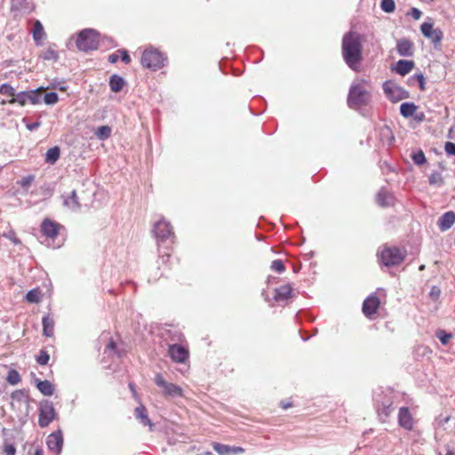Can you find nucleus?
Returning a JSON list of instances; mask_svg holds the SVG:
<instances>
[{"label": "nucleus", "instance_id": "nucleus-3", "mask_svg": "<svg viewBox=\"0 0 455 455\" xmlns=\"http://www.w3.org/2000/svg\"><path fill=\"white\" fill-rule=\"evenodd\" d=\"M99 42V33L92 28H85L79 33L76 46L80 51L87 52L97 49Z\"/></svg>", "mask_w": 455, "mask_h": 455}, {"label": "nucleus", "instance_id": "nucleus-23", "mask_svg": "<svg viewBox=\"0 0 455 455\" xmlns=\"http://www.w3.org/2000/svg\"><path fill=\"white\" fill-rule=\"evenodd\" d=\"M43 333L46 337H52L54 333V320L46 315L43 317Z\"/></svg>", "mask_w": 455, "mask_h": 455}, {"label": "nucleus", "instance_id": "nucleus-37", "mask_svg": "<svg viewBox=\"0 0 455 455\" xmlns=\"http://www.w3.org/2000/svg\"><path fill=\"white\" fill-rule=\"evenodd\" d=\"M215 451H217L220 455H230L231 454V446L215 443L213 445Z\"/></svg>", "mask_w": 455, "mask_h": 455}, {"label": "nucleus", "instance_id": "nucleus-51", "mask_svg": "<svg viewBox=\"0 0 455 455\" xmlns=\"http://www.w3.org/2000/svg\"><path fill=\"white\" fill-rule=\"evenodd\" d=\"M119 52L118 51L115 53H112L108 56V61L111 63H116L119 59Z\"/></svg>", "mask_w": 455, "mask_h": 455}, {"label": "nucleus", "instance_id": "nucleus-56", "mask_svg": "<svg viewBox=\"0 0 455 455\" xmlns=\"http://www.w3.org/2000/svg\"><path fill=\"white\" fill-rule=\"evenodd\" d=\"M391 412V410L389 407L384 408L381 411L382 414H384L386 417H388Z\"/></svg>", "mask_w": 455, "mask_h": 455}, {"label": "nucleus", "instance_id": "nucleus-45", "mask_svg": "<svg viewBox=\"0 0 455 455\" xmlns=\"http://www.w3.org/2000/svg\"><path fill=\"white\" fill-rule=\"evenodd\" d=\"M4 452L5 455H15L16 449L13 444L7 443L4 447Z\"/></svg>", "mask_w": 455, "mask_h": 455}, {"label": "nucleus", "instance_id": "nucleus-28", "mask_svg": "<svg viewBox=\"0 0 455 455\" xmlns=\"http://www.w3.org/2000/svg\"><path fill=\"white\" fill-rule=\"evenodd\" d=\"M124 84V81L121 76H119L117 75H113L110 77L109 85H110L111 90L114 92H120L123 89Z\"/></svg>", "mask_w": 455, "mask_h": 455}, {"label": "nucleus", "instance_id": "nucleus-61", "mask_svg": "<svg viewBox=\"0 0 455 455\" xmlns=\"http://www.w3.org/2000/svg\"><path fill=\"white\" fill-rule=\"evenodd\" d=\"M34 455H42V451H36Z\"/></svg>", "mask_w": 455, "mask_h": 455}, {"label": "nucleus", "instance_id": "nucleus-60", "mask_svg": "<svg viewBox=\"0 0 455 455\" xmlns=\"http://www.w3.org/2000/svg\"><path fill=\"white\" fill-rule=\"evenodd\" d=\"M383 133L388 135V134L391 133V132H390V130L388 128H386V129L383 130Z\"/></svg>", "mask_w": 455, "mask_h": 455}, {"label": "nucleus", "instance_id": "nucleus-35", "mask_svg": "<svg viewBox=\"0 0 455 455\" xmlns=\"http://www.w3.org/2000/svg\"><path fill=\"white\" fill-rule=\"evenodd\" d=\"M380 7L385 12L390 13L395 11V4L394 0H381Z\"/></svg>", "mask_w": 455, "mask_h": 455}, {"label": "nucleus", "instance_id": "nucleus-58", "mask_svg": "<svg viewBox=\"0 0 455 455\" xmlns=\"http://www.w3.org/2000/svg\"><path fill=\"white\" fill-rule=\"evenodd\" d=\"M116 345L113 341L109 342L108 345V348L113 350L115 348Z\"/></svg>", "mask_w": 455, "mask_h": 455}, {"label": "nucleus", "instance_id": "nucleus-5", "mask_svg": "<svg viewBox=\"0 0 455 455\" xmlns=\"http://www.w3.org/2000/svg\"><path fill=\"white\" fill-rule=\"evenodd\" d=\"M405 258V253L395 247H386L380 251L381 262L387 266H396L401 264Z\"/></svg>", "mask_w": 455, "mask_h": 455}, {"label": "nucleus", "instance_id": "nucleus-10", "mask_svg": "<svg viewBox=\"0 0 455 455\" xmlns=\"http://www.w3.org/2000/svg\"><path fill=\"white\" fill-rule=\"evenodd\" d=\"M420 30L425 37L430 39L435 44H439L443 37L442 30L439 28H434V25L431 22L422 23Z\"/></svg>", "mask_w": 455, "mask_h": 455}, {"label": "nucleus", "instance_id": "nucleus-16", "mask_svg": "<svg viewBox=\"0 0 455 455\" xmlns=\"http://www.w3.org/2000/svg\"><path fill=\"white\" fill-rule=\"evenodd\" d=\"M292 296L291 284H284L275 289L274 299L277 302H286Z\"/></svg>", "mask_w": 455, "mask_h": 455}, {"label": "nucleus", "instance_id": "nucleus-59", "mask_svg": "<svg viewBox=\"0 0 455 455\" xmlns=\"http://www.w3.org/2000/svg\"><path fill=\"white\" fill-rule=\"evenodd\" d=\"M129 387H130L131 391L135 395V389H134L135 386H134V384L133 383H130L129 384Z\"/></svg>", "mask_w": 455, "mask_h": 455}, {"label": "nucleus", "instance_id": "nucleus-27", "mask_svg": "<svg viewBox=\"0 0 455 455\" xmlns=\"http://www.w3.org/2000/svg\"><path fill=\"white\" fill-rule=\"evenodd\" d=\"M60 148L58 147L51 148L45 154V162L50 164H54L60 158Z\"/></svg>", "mask_w": 455, "mask_h": 455}, {"label": "nucleus", "instance_id": "nucleus-54", "mask_svg": "<svg viewBox=\"0 0 455 455\" xmlns=\"http://www.w3.org/2000/svg\"><path fill=\"white\" fill-rule=\"evenodd\" d=\"M244 450L242 447H231V453L237 454V453H243Z\"/></svg>", "mask_w": 455, "mask_h": 455}, {"label": "nucleus", "instance_id": "nucleus-49", "mask_svg": "<svg viewBox=\"0 0 455 455\" xmlns=\"http://www.w3.org/2000/svg\"><path fill=\"white\" fill-rule=\"evenodd\" d=\"M410 14L411 16L414 19V20H419L421 15H422V12L420 10H419L418 8H411V12H410Z\"/></svg>", "mask_w": 455, "mask_h": 455}, {"label": "nucleus", "instance_id": "nucleus-31", "mask_svg": "<svg viewBox=\"0 0 455 455\" xmlns=\"http://www.w3.org/2000/svg\"><path fill=\"white\" fill-rule=\"evenodd\" d=\"M435 337L440 340L442 345L446 346L452 338V335L443 329H438L435 331Z\"/></svg>", "mask_w": 455, "mask_h": 455}, {"label": "nucleus", "instance_id": "nucleus-25", "mask_svg": "<svg viewBox=\"0 0 455 455\" xmlns=\"http://www.w3.org/2000/svg\"><path fill=\"white\" fill-rule=\"evenodd\" d=\"M36 387L44 395H52L54 392L53 385L49 380H36Z\"/></svg>", "mask_w": 455, "mask_h": 455}, {"label": "nucleus", "instance_id": "nucleus-2", "mask_svg": "<svg viewBox=\"0 0 455 455\" xmlns=\"http://www.w3.org/2000/svg\"><path fill=\"white\" fill-rule=\"evenodd\" d=\"M371 84L369 80L355 79L350 86L347 104L352 108L367 105L371 100Z\"/></svg>", "mask_w": 455, "mask_h": 455}, {"label": "nucleus", "instance_id": "nucleus-52", "mask_svg": "<svg viewBox=\"0 0 455 455\" xmlns=\"http://www.w3.org/2000/svg\"><path fill=\"white\" fill-rule=\"evenodd\" d=\"M26 126H27L28 130L35 131V130H36L40 126V123L39 122H34V123H31V124H27Z\"/></svg>", "mask_w": 455, "mask_h": 455}, {"label": "nucleus", "instance_id": "nucleus-36", "mask_svg": "<svg viewBox=\"0 0 455 455\" xmlns=\"http://www.w3.org/2000/svg\"><path fill=\"white\" fill-rule=\"evenodd\" d=\"M41 57L44 60H57L58 58H59L58 53L54 50H52L51 48L44 50L41 53Z\"/></svg>", "mask_w": 455, "mask_h": 455}, {"label": "nucleus", "instance_id": "nucleus-34", "mask_svg": "<svg viewBox=\"0 0 455 455\" xmlns=\"http://www.w3.org/2000/svg\"><path fill=\"white\" fill-rule=\"evenodd\" d=\"M429 183L431 185L442 186L443 184V179L440 172H435L429 176Z\"/></svg>", "mask_w": 455, "mask_h": 455}, {"label": "nucleus", "instance_id": "nucleus-26", "mask_svg": "<svg viewBox=\"0 0 455 455\" xmlns=\"http://www.w3.org/2000/svg\"><path fill=\"white\" fill-rule=\"evenodd\" d=\"M417 108L418 107L414 103L404 102L400 106V112L403 117L408 118L416 113Z\"/></svg>", "mask_w": 455, "mask_h": 455}, {"label": "nucleus", "instance_id": "nucleus-13", "mask_svg": "<svg viewBox=\"0 0 455 455\" xmlns=\"http://www.w3.org/2000/svg\"><path fill=\"white\" fill-rule=\"evenodd\" d=\"M46 444L50 451L55 455H59L63 446V435L61 431H55L49 435L46 439Z\"/></svg>", "mask_w": 455, "mask_h": 455}, {"label": "nucleus", "instance_id": "nucleus-50", "mask_svg": "<svg viewBox=\"0 0 455 455\" xmlns=\"http://www.w3.org/2000/svg\"><path fill=\"white\" fill-rule=\"evenodd\" d=\"M416 78H417V80L419 82L420 90L424 91L426 89L425 88V78H424V76L422 74H418L416 76Z\"/></svg>", "mask_w": 455, "mask_h": 455}, {"label": "nucleus", "instance_id": "nucleus-24", "mask_svg": "<svg viewBox=\"0 0 455 455\" xmlns=\"http://www.w3.org/2000/svg\"><path fill=\"white\" fill-rule=\"evenodd\" d=\"M45 36L42 23L39 20H36L33 29V38L37 45L42 44V40Z\"/></svg>", "mask_w": 455, "mask_h": 455}, {"label": "nucleus", "instance_id": "nucleus-47", "mask_svg": "<svg viewBox=\"0 0 455 455\" xmlns=\"http://www.w3.org/2000/svg\"><path fill=\"white\" fill-rule=\"evenodd\" d=\"M33 180V176H28L23 178L19 183L23 188H28L31 185Z\"/></svg>", "mask_w": 455, "mask_h": 455}, {"label": "nucleus", "instance_id": "nucleus-39", "mask_svg": "<svg viewBox=\"0 0 455 455\" xmlns=\"http://www.w3.org/2000/svg\"><path fill=\"white\" fill-rule=\"evenodd\" d=\"M50 360V355L49 354L44 351V350H41L39 352V355L36 356V362L40 364V365H45L48 363Z\"/></svg>", "mask_w": 455, "mask_h": 455}, {"label": "nucleus", "instance_id": "nucleus-57", "mask_svg": "<svg viewBox=\"0 0 455 455\" xmlns=\"http://www.w3.org/2000/svg\"><path fill=\"white\" fill-rule=\"evenodd\" d=\"M414 115H415V119L418 121H422L424 118L423 113H419V114H414Z\"/></svg>", "mask_w": 455, "mask_h": 455}, {"label": "nucleus", "instance_id": "nucleus-6", "mask_svg": "<svg viewBox=\"0 0 455 455\" xmlns=\"http://www.w3.org/2000/svg\"><path fill=\"white\" fill-rule=\"evenodd\" d=\"M156 385L162 388L164 395L170 397H181L183 396L182 388L173 383L167 382L161 374H156L154 378Z\"/></svg>", "mask_w": 455, "mask_h": 455}, {"label": "nucleus", "instance_id": "nucleus-17", "mask_svg": "<svg viewBox=\"0 0 455 455\" xmlns=\"http://www.w3.org/2000/svg\"><path fill=\"white\" fill-rule=\"evenodd\" d=\"M396 50L400 56L410 57L413 55V44L408 39H400L396 44Z\"/></svg>", "mask_w": 455, "mask_h": 455}, {"label": "nucleus", "instance_id": "nucleus-18", "mask_svg": "<svg viewBox=\"0 0 455 455\" xmlns=\"http://www.w3.org/2000/svg\"><path fill=\"white\" fill-rule=\"evenodd\" d=\"M455 222V213L453 212H447L443 214L437 222V225L442 231H446L451 228Z\"/></svg>", "mask_w": 455, "mask_h": 455}, {"label": "nucleus", "instance_id": "nucleus-21", "mask_svg": "<svg viewBox=\"0 0 455 455\" xmlns=\"http://www.w3.org/2000/svg\"><path fill=\"white\" fill-rule=\"evenodd\" d=\"M377 203L380 206H389L394 203V197L387 191L381 189L377 195Z\"/></svg>", "mask_w": 455, "mask_h": 455}, {"label": "nucleus", "instance_id": "nucleus-4", "mask_svg": "<svg viewBox=\"0 0 455 455\" xmlns=\"http://www.w3.org/2000/svg\"><path fill=\"white\" fill-rule=\"evenodd\" d=\"M140 61L144 68L157 70L164 66L166 58L158 50L150 47L143 52Z\"/></svg>", "mask_w": 455, "mask_h": 455}, {"label": "nucleus", "instance_id": "nucleus-32", "mask_svg": "<svg viewBox=\"0 0 455 455\" xmlns=\"http://www.w3.org/2000/svg\"><path fill=\"white\" fill-rule=\"evenodd\" d=\"M40 291L34 289L29 291L26 295V299L29 303H38L40 301Z\"/></svg>", "mask_w": 455, "mask_h": 455}, {"label": "nucleus", "instance_id": "nucleus-46", "mask_svg": "<svg viewBox=\"0 0 455 455\" xmlns=\"http://www.w3.org/2000/svg\"><path fill=\"white\" fill-rule=\"evenodd\" d=\"M28 96H29L28 102H30L31 104H36L39 102V99H38L36 91L28 92Z\"/></svg>", "mask_w": 455, "mask_h": 455}, {"label": "nucleus", "instance_id": "nucleus-42", "mask_svg": "<svg viewBox=\"0 0 455 455\" xmlns=\"http://www.w3.org/2000/svg\"><path fill=\"white\" fill-rule=\"evenodd\" d=\"M414 163L418 165H421L426 162L425 155L422 151L416 152L412 155Z\"/></svg>", "mask_w": 455, "mask_h": 455}, {"label": "nucleus", "instance_id": "nucleus-29", "mask_svg": "<svg viewBox=\"0 0 455 455\" xmlns=\"http://www.w3.org/2000/svg\"><path fill=\"white\" fill-rule=\"evenodd\" d=\"M28 99H29L28 92H21L16 94L15 97L12 98L9 100V103L13 104V103L17 102L20 106H25L28 102Z\"/></svg>", "mask_w": 455, "mask_h": 455}, {"label": "nucleus", "instance_id": "nucleus-19", "mask_svg": "<svg viewBox=\"0 0 455 455\" xmlns=\"http://www.w3.org/2000/svg\"><path fill=\"white\" fill-rule=\"evenodd\" d=\"M134 414H135V417L138 419H140V421L142 425L148 426L150 427V429L152 428L153 424L148 416L147 410H146L145 406L140 405V406L136 407L135 411H134Z\"/></svg>", "mask_w": 455, "mask_h": 455}, {"label": "nucleus", "instance_id": "nucleus-62", "mask_svg": "<svg viewBox=\"0 0 455 455\" xmlns=\"http://www.w3.org/2000/svg\"><path fill=\"white\" fill-rule=\"evenodd\" d=\"M424 269H425V265H421V266H419V270H420V271H422V270H424Z\"/></svg>", "mask_w": 455, "mask_h": 455}, {"label": "nucleus", "instance_id": "nucleus-41", "mask_svg": "<svg viewBox=\"0 0 455 455\" xmlns=\"http://www.w3.org/2000/svg\"><path fill=\"white\" fill-rule=\"evenodd\" d=\"M271 269L278 273H283L285 270V267L281 259H275L271 263Z\"/></svg>", "mask_w": 455, "mask_h": 455}, {"label": "nucleus", "instance_id": "nucleus-63", "mask_svg": "<svg viewBox=\"0 0 455 455\" xmlns=\"http://www.w3.org/2000/svg\"><path fill=\"white\" fill-rule=\"evenodd\" d=\"M450 419V417H446L445 419H444V422H448Z\"/></svg>", "mask_w": 455, "mask_h": 455}, {"label": "nucleus", "instance_id": "nucleus-48", "mask_svg": "<svg viewBox=\"0 0 455 455\" xmlns=\"http://www.w3.org/2000/svg\"><path fill=\"white\" fill-rule=\"evenodd\" d=\"M118 52L120 53L119 57H121L122 61H124L126 64L131 62V58L126 50H118Z\"/></svg>", "mask_w": 455, "mask_h": 455}, {"label": "nucleus", "instance_id": "nucleus-22", "mask_svg": "<svg viewBox=\"0 0 455 455\" xmlns=\"http://www.w3.org/2000/svg\"><path fill=\"white\" fill-rule=\"evenodd\" d=\"M64 204L67 206L69 210L73 212H76L80 209V204L78 202V198L76 196V191H72L69 196L65 197L64 199Z\"/></svg>", "mask_w": 455, "mask_h": 455}, {"label": "nucleus", "instance_id": "nucleus-15", "mask_svg": "<svg viewBox=\"0 0 455 455\" xmlns=\"http://www.w3.org/2000/svg\"><path fill=\"white\" fill-rule=\"evenodd\" d=\"M60 228V226L58 223L49 219H45L41 225L43 234L50 238L57 236Z\"/></svg>", "mask_w": 455, "mask_h": 455}, {"label": "nucleus", "instance_id": "nucleus-9", "mask_svg": "<svg viewBox=\"0 0 455 455\" xmlns=\"http://www.w3.org/2000/svg\"><path fill=\"white\" fill-rule=\"evenodd\" d=\"M154 233L157 240L164 241L174 235L172 227L164 219L159 220L154 226Z\"/></svg>", "mask_w": 455, "mask_h": 455}, {"label": "nucleus", "instance_id": "nucleus-33", "mask_svg": "<svg viewBox=\"0 0 455 455\" xmlns=\"http://www.w3.org/2000/svg\"><path fill=\"white\" fill-rule=\"evenodd\" d=\"M6 379L11 385H17L20 382L21 379L20 373L16 370H11L8 372Z\"/></svg>", "mask_w": 455, "mask_h": 455}, {"label": "nucleus", "instance_id": "nucleus-55", "mask_svg": "<svg viewBox=\"0 0 455 455\" xmlns=\"http://www.w3.org/2000/svg\"><path fill=\"white\" fill-rule=\"evenodd\" d=\"M22 395H23V393L20 390H18V391H15L12 393V397L18 398V397L21 396Z\"/></svg>", "mask_w": 455, "mask_h": 455}, {"label": "nucleus", "instance_id": "nucleus-1", "mask_svg": "<svg viewBox=\"0 0 455 455\" xmlns=\"http://www.w3.org/2000/svg\"><path fill=\"white\" fill-rule=\"evenodd\" d=\"M342 56L346 64L357 71L363 60V45L361 36L350 31L342 39Z\"/></svg>", "mask_w": 455, "mask_h": 455}, {"label": "nucleus", "instance_id": "nucleus-14", "mask_svg": "<svg viewBox=\"0 0 455 455\" xmlns=\"http://www.w3.org/2000/svg\"><path fill=\"white\" fill-rule=\"evenodd\" d=\"M380 301L379 299L376 295H371L363 303V312L367 317H371L374 315L379 307Z\"/></svg>", "mask_w": 455, "mask_h": 455}, {"label": "nucleus", "instance_id": "nucleus-44", "mask_svg": "<svg viewBox=\"0 0 455 455\" xmlns=\"http://www.w3.org/2000/svg\"><path fill=\"white\" fill-rule=\"evenodd\" d=\"M444 150L449 156H455V144L452 142H446L444 145Z\"/></svg>", "mask_w": 455, "mask_h": 455}, {"label": "nucleus", "instance_id": "nucleus-11", "mask_svg": "<svg viewBox=\"0 0 455 455\" xmlns=\"http://www.w3.org/2000/svg\"><path fill=\"white\" fill-rule=\"evenodd\" d=\"M398 424L401 427L411 431L413 429L415 420L408 407H401L398 411Z\"/></svg>", "mask_w": 455, "mask_h": 455}, {"label": "nucleus", "instance_id": "nucleus-40", "mask_svg": "<svg viewBox=\"0 0 455 455\" xmlns=\"http://www.w3.org/2000/svg\"><path fill=\"white\" fill-rule=\"evenodd\" d=\"M59 100L58 94L56 92H48L44 95V100L47 105L55 104Z\"/></svg>", "mask_w": 455, "mask_h": 455}, {"label": "nucleus", "instance_id": "nucleus-20", "mask_svg": "<svg viewBox=\"0 0 455 455\" xmlns=\"http://www.w3.org/2000/svg\"><path fill=\"white\" fill-rule=\"evenodd\" d=\"M413 67V61L407 60H400L396 63L395 71L399 75L405 76L412 70Z\"/></svg>", "mask_w": 455, "mask_h": 455}, {"label": "nucleus", "instance_id": "nucleus-12", "mask_svg": "<svg viewBox=\"0 0 455 455\" xmlns=\"http://www.w3.org/2000/svg\"><path fill=\"white\" fill-rule=\"evenodd\" d=\"M168 354L172 361L180 363H184L188 357V348L180 344L170 345Z\"/></svg>", "mask_w": 455, "mask_h": 455}, {"label": "nucleus", "instance_id": "nucleus-8", "mask_svg": "<svg viewBox=\"0 0 455 455\" xmlns=\"http://www.w3.org/2000/svg\"><path fill=\"white\" fill-rule=\"evenodd\" d=\"M56 412L52 402L45 401L39 405V426L47 427L55 418Z\"/></svg>", "mask_w": 455, "mask_h": 455}, {"label": "nucleus", "instance_id": "nucleus-7", "mask_svg": "<svg viewBox=\"0 0 455 455\" xmlns=\"http://www.w3.org/2000/svg\"><path fill=\"white\" fill-rule=\"evenodd\" d=\"M383 90L386 96L393 102H397L409 97L408 92L393 81L385 82L383 84Z\"/></svg>", "mask_w": 455, "mask_h": 455}, {"label": "nucleus", "instance_id": "nucleus-30", "mask_svg": "<svg viewBox=\"0 0 455 455\" xmlns=\"http://www.w3.org/2000/svg\"><path fill=\"white\" fill-rule=\"evenodd\" d=\"M111 128L108 125H102L95 132L96 137L100 140L108 139L111 135Z\"/></svg>", "mask_w": 455, "mask_h": 455}, {"label": "nucleus", "instance_id": "nucleus-64", "mask_svg": "<svg viewBox=\"0 0 455 455\" xmlns=\"http://www.w3.org/2000/svg\"><path fill=\"white\" fill-rule=\"evenodd\" d=\"M283 408H288V407H289V405H288V404H285V405H283Z\"/></svg>", "mask_w": 455, "mask_h": 455}, {"label": "nucleus", "instance_id": "nucleus-53", "mask_svg": "<svg viewBox=\"0 0 455 455\" xmlns=\"http://www.w3.org/2000/svg\"><path fill=\"white\" fill-rule=\"evenodd\" d=\"M22 1L23 0H13L12 5L18 9H26L27 7L22 5Z\"/></svg>", "mask_w": 455, "mask_h": 455}, {"label": "nucleus", "instance_id": "nucleus-38", "mask_svg": "<svg viewBox=\"0 0 455 455\" xmlns=\"http://www.w3.org/2000/svg\"><path fill=\"white\" fill-rule=\"evenodd\" d=\"M0 93L3 95L12 96V98L15 97V89L10 84H4L0 85Z\"/></svg>", "mask_w": 455, "mask_h": 455}, {"label": "nucleus", "instance_id": "nucleus-43", "mask_svg": "<svg viewBox=\"0 0 455 455\" xmlns=\"http://www.w3.org/2000/svg\"><path fill=\"white\" fill-rule=\"evenodd\" d=\"M441 290L438 286H432L429 296L432 299L437 300L440 297Z\"/></svg>", "mask_w": 455, "mask_h": 455}]
</instances>
